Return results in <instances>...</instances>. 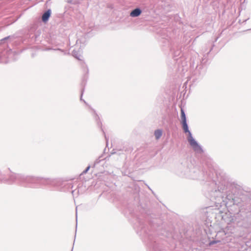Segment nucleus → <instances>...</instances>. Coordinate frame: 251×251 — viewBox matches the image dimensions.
<instances>
[{
  "instance_id": "f257e3e1",
  "label": "nucleus",
  "mask_w": 251,
  "mask_h": 251,
  "mask_svg": "<svg viewBox=\"0 0 251 251\" xmlns=\"http://www.w3.org/2000/svg\"><path fill=\"white\" fill-rule=\"evenodd\" d=\"M188 141L189 142L190 145L195 151H198L200 149V147L199 146L197 142L193 138L191 133H189V135H188Z\"/></svg>"
},
{
  "instance_id": "f03ea898",
  "label": "nucleus",
  "mask_w": 251,
  "mask_h": 251,
  "mask_svg": "<svg viewBox=\"0 0 251 251\" xmlns=\"http://www.w3.org/2000/svg\"><path fill=\"white\" fill-rule=\"evenodd\" d=\"M141 13V10L139 8H136L130 14V16L132 17H135L139 16Z\"/></svg>"
},
{
  "instance_id": "7ed1b4c3",
  "label": "nucleus",
  "mask_w": 251,
  "mask_h": 251,
  "mask_svg": "<svg viewBox=\"0 0 251 251\" xmlns=\"http://www.w3.org/2000/svg\"><path fill=\"white\" fill-rule=\"evenodd\" d=\"M182 128L185 133H187L188 135H189V133H191L188 129V127L186 123V121L182 122Z\"/></svg>"
},
{
  "instance_id": "20e7f679",
  "label": "nucleus",
  "mask_w": 251,
  "mask_h": 251,
  "mask_svg": "<svg viewBox=\"0 0 251 251\" xmlns=\"http://www.w3.org/2000/svg\"><path fill=\"white\" fill-rule=\"evenodd\" d=\"M50 15V11L49 10L46 12L42 16V20L43 22H46L48 20Z\"/></svg>"
},
{
  "instance_id": "39448f33",
  "label": "nucleus",
  "mask_w": 251,
  "mask_h": 251,
  "mask_svg": "<svg viewBox=\"0 0 251 251\" xmlns=\"http://www.w3.org/2000/svg\"><path fill=\"white\" fill-rule=\"evenodd\" d=\"M162 134V132L161 130H160V129L156 130L154 131V135H155L156 139H157V140L159 139L161 137Z\"/></svg>"
},
{
  "instance_id": "423d86ee",
  "label": "nucleus",
  "mask_w": 251,
  "mask_h": 251,
  "mask_svg": "<svg viewBox=\"0 0 251 251\" xmlns=\"http://www.w3.org/2000/svg\"><path fill=\"white\" fill-rule=\"evenodd\" d=\"M181 118L182 122L186 121V118L184 111L183 110V109H182V108L181 109Z\"/></svg>"
}]
</instances>
